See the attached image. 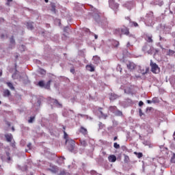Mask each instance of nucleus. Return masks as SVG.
Returning <instances> with one entry per match:
<instances>
[{
  "instance_id": "obj_49",
  "label": "nucleus",
  "mask_w": 175,
  "mask_h": 175,
  "mask_svg": "<svg viewBox=\"0 0 175 175\" xmlns=\"http://www.w3.org/2000/svg\"><path fill=\"white\" fill-rule=\"evenodd\" d=\"M15 58H16V59H17V58H18V55H16Z\"/></svg>"
},
{
  "instance_id": "obj_51",
  "label": "nucleus",
  "mask_w": 175,
  "mask_h": 175,
  "mask_svg": "<svg viewBox=\"0 0 175 175\" xmlns=\"http://www.w3.org/2000/svg\"><path fill=\"white\" fill-rule=\"evenodd\" d=\"M146 110H147V111L151 110V107H148V108L146 109Z\"/></svg>"
},
{
  "instance_id": "obj_14",
  "label": "nucleus",
  "mask_w": 175,
  "mask_h": 175,
  "mask_svg": "<svg viewBox=\"0 0 175 175\" xmlns=\"http://www.w3.org/2000/svg\"><path fill=\"white\" fill-rule=\"evenodd\" d=\"M80 132L83 135H87V133H88V132L87 131V129L84 128L83 126L81 127Z\"/></svg>"
},
{
  "instance_id": "obj_10",
  "label": "nucleus",
  "mask_w": 175,
  "mask_h": 175,
  "mask_svg": "<svg viewBox=\"0 0 175 175\" xmlns=\"http://www.w3.org/2000/svg\"><path fill=\"white\" fill-rule=\"evenodd\" d=\"M118 98V95L114 94V93H111L109 95V99L110 100H115V99H117Z\"/></svg>"
},
{
  "instance_id": "obj_43",
  "label": "nucleus",
  "mask_w": 175,
  "mask_h": 175,
  "mask_svg": "<svg viewBox=\"0 0 175 175\" xmlns=\"http://www.w3.org/2000/svg\"><path fill=\"white\" fill-rule=\"evenodd\" d=\"M126 47H131V42H128L126 44Z\"/></svg>"
},
{
  "instance_id": "obj_29",
  "label": "nucleus",
  "mask_w": 175,
  "mask_h": 175,
  "mask_svg": "<svg viewBox=\"0 0 175 175\" xmlns=\"http://www.w3.org/2000/svg\"><path fill=\"white\" fill-rule=\"evenodd\" d=\"M34 120H35V116L30 117V119L28 120V122L29 124H32V122H33Z\"/></svg>"
},
{
  "instance_id": "obj_6",
  "label": "nucleus",
  "mask_w": 175,
  "mask_h": 175,
  "mask_svg": "<svg viewBox=\"0 0 175 175\" xmlns=\"http://www.w3.org/2000/svg\"><path fill=\"white\" fill-rule=\"evenodd\" d=\"M126 67L129 69V70L132 72L133 70H135V69H136L137 66H136V64L135 63L132 62H129L126 64Z\"/></svg>"
},
{
  "instance_id": "obj_25",
  "label": "nucleus",
  "mask_w": 175,
  "mask_h": 175,
  "mask_svg": "<svg viewBox=\"0 0 175 175\" xmlns=\"http://www.w3.org/2000/svg\"><path fill=\"white\" fill-rule=\"evenodd\" d=\"M173 54H175V51L171 49H169L167 55H173Z\"/></svg>"
},
{
  "instance_id": "obj_17",
  "label": "nucleus",
  "mask_w": 175,
  "mask_h": 175,
  "mask_svg": "<svg viewBox=\"0 0 175 175\" xmlns=\"http://www.w3.org/2000/svg\"><path fill=\"white\" fill-rule=\"evenodd\" d=\"M6 84H7L8 87H9V88H10V90H12V91H14L15 88H14V86H13L12 83L7 82Z\"/></svg>"
},
{
  "instance_id": "obj_57",
  "label": "nucleus",
  "mask_w": 175,
  "mask_h": 175,
  "mask_svg": "<svg viewBox=\"0 0 175 175\" xmlns=\"http://www.w3.org/2000/svg\"><path fill=\"white\" fill-rule=\"evenodd\" d=\"M12 131H14V127H12Z\"/></svg>"
},
{
  "instance_id": "obj_11",
  "label": "nucleus",
  "mask_w": 175,
  "mask_h": 175,
  "mask_svg": "<svg viewBox=\"0 0 175 175\" xmlns=\"http://www.w3.org/2000/svg\"><path fill=\"white\" fill-rule=\"evenodd\" d=\"M145 40L148 43H152L154 42V40H152V36H146Z\"/></svg>"
},
{
  "instance_id": "obj_58",
  "label": "nucleus",
  "mask_w": 175,
  "mask_h": 175,
  "mask_svg": "<svg viewBox=\"0 0 175 175\" xmlns=\"http://www.w3.org/2000/svg\"><path fill=\"white\" fill-rule=\"evenodd\" d=\"M174 136H175V131H174Z\"/></svg>"
},
{
  "instance_id": "obj_34",
  "label": "nucleus",
  "mask_w": 175,
  "mask_h": 175,
  "mask_svg": "<svg viewBox=\"0 0 175 175\" xmlns=\"http://www.w3.org/2000/svg\"><path fill=\"white\" fill-rule=\"evenodd\" d=\"M52 12H53L54 13H55V5H52V9H51Z\"/></svg>"
},
{
  "instance_id": "obj_53",
  "label": "nucleus",
  "mask_w": 175,
  "mask_h": 175,
  "mask_svg": "<svg viewBox=\"0 0 175 175\" xmlns=\"http://www.w3.org/2000/svg\"><path fill=\"white\" fill-rule=\"evenodd\" d=\"M44 1L46 2V3H48L49 0H44Z\"/></svg>"
},
{
  "instance_id": "obj_28",
  "label": "nucleus",
  "mask_w": 175,
  "mask_h": 175,
  "mask_svg": "<svg viewBox=\"0 0 175 175\" xmlns=\"http://www.w3.org/2000/svg\"><path fill=\"white\" fill-rule=\"evenodd\" d=\"M152 103H158V102H159V100H158V98L154 97L152 99Z\"/></svg>"
},
{
  "instance_id": "obj_59",
  "label": "nucleus",
  "mask_w": 175,
  "mask_h": 175,
  "mask_svg": "<svg viewBox=\"0 0 175 175\" xmlns=\"http://www.w3.org/2000/svg\"><path fill=\"white\" fill-rule=\"evenodd\" d=\"M118 44H120V42H118Z\"/></svg>"
},
{
  "instance_id": "obj_12",
  "label": "nucleus",
  "mask_w": 175,
  "mask_h": 175,
  "mask_svg": "<svg viewBox=\"0 0 175 175\" xmlns=\"http://www.w3.org/2000/svg\"><path fill=\"white\" fill-rule=\"evenodd\" d=\"M87 70H89V72H94L95 68L92 65H87L86 66Z\"/></svg>"
},
{
  "instance_id": "obj_48",
  "label": "nucleus",
  "mask_w": 175,
  "mask_h": 175,
  "mask_svg": "<svg viewBox=\"0 0 175 175\" xmlns=\"http://www.w3.org/2000/svg\"><path fill=\"white\" fill-rule=\"evenodd\" d=\"M117 139H118L117 137H114V138H113L114 142H116V140H117Z\"/></svg>"
},
{
  "instance_id": "obj_23",
  "label": "nucleus",
  "mask_w": 175,
  "mask_h": 175,
  "mask_svg": "<svg viewBox=\"0 0 175 175\" xmlns=\"http://www.w3.org/2000/svg\"><path fill=\"white\" fill-rule=\"evenodd\" d=\"M38 85H39V87H42V88L44 87V85H45L44 81H40L38 83Z\"/></svg>"
},
{
  "instance_id": "obj_1",
  "label": "nucleus",
  "mask_w": 175,
  "mask_h": 175,
  "mask_svg": "<svg viewBox=\"0 0 175 175\" xmlns=\"http://www.w3.org/2000/svg\"><path fill=\"white\" fill-rule=\"evenodd\" d=\"M64 132V137L66 139V143H69L70 146H68V150L70 151V152H73V150H75V142L73 139H68V133H66V131H63Z\"/></svg>"
},
{
  "instance_id": "obj_31",
  "label": "nucleus",
  "mask_w": 175,
  "mask_h": 175,
  "mask_svg": "<svg viewBox=\"0 0 175 175\" xmlns=\"http://www.w3.org/2000/svg\"><path fill=\"white\" fill-rule=\"evenodd\" d=\"M130 23H131V25L133 26V27H139V24H137V23H136V22L132 21V22H130Z\"/></svg>"
},
{
  "instance_id": "obj_60",
  "label": "nucleus",
  "mask_w": 175,
  "mask_h": 175,
  "mask_svg": "<svg viewBox=\"0 0 175 175\" xmlns=\"http://www.w3.org/2000/svg\"><path fill=\"white\" fill-rule=\"evenodd\" d=\"M0 104H1V101H0Z\"/></svg>"
},
{
  "instance_id": "obj_41",
  "label": "nucleus",
  "mask_w": 175,
  "mask_h": 175,
  "mask_svg": "<svg viewBox=\"0 0 175 175\" xmlns=\"http://www.w3.org/2000/svg\"><path fill=\"white\" fill-rule=\"evenodd\" d=\"M126 20H128L130 23H131L132 21H131V18H129V16H126Z\"/></svg>"
},
{
  "instance_id": "obj_24",
  "label": "nucleus",
  "mask_w": 175,
  "mask_h": 175,
  "mask_svg": "<svg viewBox=\"0 0 175 175\" xmlns=\"http://www.w3.org/2000/svg\"><path fill=\"white\" fill-rule=\"evenodd\" d=\"M134 154H135V155H137V158L140 159L142 157H143V153L142 152H135Z\"/></svg>"
},
{
  "instance_id": "obj_35",
  "label": "nucleus",
  "mask_w": 175,
  "mask_h": 175,
  "mask_svg": "<svg viewBox=\"0 0 175 175\" xmlns=\"http://www.w3.org/2000/svg\"><path fill=\"white\" fill-rule=\"evenodd\" d=\"M32 146V144H31V143H29L28 144H27V148H29V150H31V147Z\"/></svg>"
},
{
  "instance_id": "obj_4",
  "label": "nucleus",
  "mask_w": 175,
  "mask_h": 175,
  "mask_svg": "<svg viewBox=\"0 0 175 175\" xmlns=\"http://www.w3.org/2000/svg\"><path fill=\"white\" fill-rule=\"evenodd\" d=\"M109 6L111 9L114 10L116 13H117V10H118L120 5L116 3L115 0H109Z\"/></svg>"
},
{
  "instance_id": "obj_40",
  "label": "nucleus",
  "mask_w": 175,
  "mask_h": 175,
  "mask_svg": "<svg viewBox=\"0 0 175 175\" xmlns=\"http://www.w3.org/2000/svg\"><path fill=\"white\" fill-rule=\"evenodd\" d=\"M159 39L161 41L164 40L165 42H166V40H165V38H162V36H159Z\"/></svg>"
},
{
  "instance_id": "obj_16",
  "label": "nucleus",
  "mask_w": 175,
  "mask_h": 175,
  "mask_svg": "<svg viewBox=\"0 0 175 175\" xmlns=\"http://www.w3.org/2000/svg\"><path fill=\"white\" fill-rule=\"evenodd\" d=\"M51 80H49L45 85H44V88H46V90H50V85L51 84Z\"/></svg>"
},
{
  "instance_id": "obj_37",
  "label": "nucleus",
  "mask_w": 175,
  "mask_h": 175,
  "mask_svg": "<svg viewBox=\"0 0 175 175\" xmlns=\"http://www.w3.org/2000/svg\"><path fill=\"white\" fill-rule=\"evenodd\" d=\"M55 103L56 105H59V106H62L61 104H59V103H58V100H55Z\"/></svg>"
},
{
  "instance_id": "obj_36",
  "label": "nucleus",
  "mask_w": 175,
  "mask_h": 175,
  "mask_svg": "<svg viewBox=\"0 0 175 175\" xmlns=\"http://www.w3.org/2000/svg\"><path fill=\"white\" fill-rule=\"evenodd\" d=\"M143 105H144V103H143V101L139 102V106L142 107V106H143Z\"/></svg>"
},
{
  "instance_id": "obj_42",
  "label": "nucleus",
  "mask_w": 175,
  "mask_h": 175,
  "mask_svg": "<svg viewBox=\"0 0 175 175\" xmlns=\"http://www.w3.org/2000/svg\"><path fill=\"white\" fill-rule=\"evenodd\" d=\"M0 38L1 39H3L5 38V34H1Z\"/></svg>"
},
{
  "instance_id": "obj_21",
  "label": "nucleus",
  "mask_w": 175,
  "mask_h": 175,
  "mask_svg": "<svg viewBox=\"0 0 175 175\" xmlns=\"http://www.w3.org/2000/svg\"><path fill=\"white\" fill-rule=\"evenodd\" d=\"M116 110H117V107H116V106L109 107V111H111V113H114V111H116Z\"/></svg>"
},
{
  "instance_id": "obj_9",
  "label": "nucleus",
  "mask_w": 175,
  "mask_h": 175,
  "mask_svg": "<svg viewBox=\"0 0 175 175\" xmlns=\"http://www.w3.org/2000/svg\"><path fill=\"white\" fill-rule=\"evenodd\" d=\"M5 137L7 140V142H8L9 143H10V142H12V140H13V135H12V134H6L5 135Z\"/></svg>"
},
{
  "instance_id": "obj_56",
  "label": "nucleus",
  "mask_w": 175,
  "mask_h": 175,
  "mask_svg": "<svg viewBox=\"0 0 175 175\" xmlns=\"http://www.w3.org/2000/svg\"><path fill=\"white\" fill-rule=\"evenodd\" d=\"M0 76H2V72H0Z\"/></svg>"
},
{
  "instance_id": "obj_44",
  "label": "nucleus",
  "mask_w": 175,
  "mask_h": 175,
  "mask_svg": "<svg viewBox=\"0 0 175 175\" xmlns=\"http://www.w3.org/2000/svg\"><path fill=\"white\" fill-rule=\"evenodd\" d=\"M147 103H148L150 105V104L152 103V100L151 101L150 100H147Z\"/></svg>"
},
{
  "instance_id": "obj_2",
  "label": "nucleus",
  "mask_w": 175,
  "mask_h": 175,
  "mask_svg": "<svg viewBox=\"0 0 175 175\" xmlns=\"http://www.w3.org/2000/svg\"><path fill=\"white\" fill-rule=\"evenodd\" d=\"M150 66L151 68V72H152L154 75H157L161 72V68L159 66L157 65V63H154L152 60H150Z\"/></svg>"
},
{
  "instance_id": "obj_8",
  "label": "nucleus",
  "mask_w": 175,
  "mask_h": 175,
  "mask_svg": "<svg viewBox=\"0 0 175 175\" xmlns=\"http://www.w3.org/2000/svg\"><path fill=\"white\" fill-rule=\"evenodd\" d=\"M108 161H109V162L114 163V162H116V161H117V157L114 154H110L108 157Z\"/></svg>"
},
{
  "instance_id": "obj_18",
  "label": "nucleus",
  "mask_w": 175,
  "mask_h": 175,
  "mask_svg": "<svg viewBox=\"0 0 175 175\" xmlns=\"http://www.w3.org/2000/svg\"><path fill=\"white\" fill-rule=\"evenodd\" d=\"M79 142H80L81 146H82L83 147H87L88 144L85 140L80 139Z\"/></svg>"
},
{
  "instance_id": "obj_13",
  "label": "nucleus",
  "mask_w": 175,
  "mask_h": 175,
  "mask_svg": "<svg viewBox=\"0 0 175 175\" xmlns=\"http://www.w3.org/2000/svg\"><path fill=\"white\" fill-rule=\"evenodd\" d=\"M124 92H125V94H132V89L129 86L126 87L124 88Z\"/></svg>"
},
{
  "instance_id": "obj_30",
  "label": "nucleus",
  "mask_w": 175,
  "mask_h": 175,
  "mask_svg": "<svg viewBox=\"0 0 175 175\" xmlns=\"http://www.w3.org/2000/svg\"><path fill=\"white\" fill-rule=\"evenodd\" d=\"M116 116H119L120 117L122 116V111L118 110L116 113Z\"/></svg>"
},
{
  "instance_id": "obj_61",
  "label": "nucleus",
  "mask_w": 175,
  "mask_h": 175,
  "mask_svg": "<svg viewBox=\"0 0 175 175\" xmlns=\"http://www.w3.org/2000/svg\"><path fill=\"white\" fill-rule=\"evenodd\" d=\"M174 140H175V138H174Z\"/></svg>"
},
{
  "instance_id": "obj_33",
  "label": "nucleus",
  "mask_w": 175,
  "mask_h": 175,
  "mask_svg": "<svg viewBox=\"0 0 175 175\" xmlns=\"http://www.w3.org/2000/svg\"><path fill=\"white\" fill-rule=\"evenodd\" d=\"M113 147H114V148L118 149V148H120V144H118L117 142H115L113 144Z\"/></svg>"
},
{
  "instance_id": "obj_22",
  "label": "nucleus",
  "mask_w": 175,
  "mask_h": 175,
  "mask_svg": "<svg viewBox=\"0 0 175 175\" xmlns=\"http://www.w3.org/2000/svg\"><path fill=\"white\" fill-rule=\"evenodd\" d=\"M27 27L28 29H33V25H32V23H27Z\"/></svg>"
},
{
  "instance_id": "obj_26",
  "label": "nucleus",
  "mask_w": 175,
  "mask_h": 175,
  "mask_svg": "<svg viewBox=\"0 0 175 175\" xmlns=\"http://www.w3.org/2000/svg\"><path fill=\"white\" fill-rule=\"evenodd\" d=\"M49 170H50V172H52V173H57V167H55L49 168Z\"/></svg>"
},
{
  "instance_id": "obj_20",
  "label": "nucleus",
  "mask_w": 175,
  "mask_h": 175,
  "mask_svg": "<svg viewBox=\"0 0 175 175\" xmlns=\"http://www.w3.org/2000/svg\"><path fill=\"white\" fill-rule=\"evenodd\" d=\"M3 96H10V91H9V90H5L3 92Z\"/></svg>"
},
{
  "instance_id": "obj_47",
  "label": "nucleus",
  "mask_w": 175,
  "mask_h": 175,
  "mask_svg": "<svg viewBox=\"0 0 175 175\" xmlns=\"http://www.w3.org/2000/svg\"><path fill=\"white\" fill-rule=\"evenodd\" d=\"M94 38H95V39H98V35L95 34V35H94Z\"/></svg>"
},
{
  "instance_id": "obj_46",
  "label": "nucleus",
  "mask_w": 175,
  "mask_h": 175,
  "mask_svg": "<svg viewBox=\"0 0 175 175\" xmlns=\"http://www.w3.org/2000/svg\"><path fill=\"white\" fill-rule=\"evenodd\" d=\"M70 72H71V73H75V69H71Z\"/></svg>"
},
{
  "instance_id": "obj_38",
  "label": "nucleus",
  "mask_w": 175,
  "mask_h": 175,
  "mask_svg": "<svg viewBox=\"0 0 175 175\" xmlns=\"http://www.w3.org/2000/svg\"><path fill=\"white\" fill-rule=\"evenodd\" d=\"M139 112L140 117H142V116H143V112L142 111V109H139Z\"/></svg>"
},
{
  "instance_id": "obj_27",
  "label": "nucleus",
  "mask_w": 175,
  "mask_h": 175,
  "mask_svg": "<svg viewBox=\"0 0 175 175\" xmlns=\"http://www.w3.org/2000/svg\"><path fill=\"white\" fill-rule=\"evenodd\" d=\"M39 73H40V75H46V70H44V69H42V68H40V70H39Z\"/></svg>"
},
{
  "instance_id": "obj_54",
  "label": "nucleus",
  "mask_w": 175,
  "mask_h": 175,
  "mask_svg": "<svg viewBox=\"0 0 175 175\" xmlns=\"http://www.w3.org/2000/svg\"><path fill=\"white\" fill-rule=\"evenodd\" d=\"M67 29H68V27L64 28V31H67Z\"/></svg>"
},
{
  "instance_id": "obj_45",
  "label": "nucleus",
  "mask_w": 175,
  "mask_h": 175,
  "mask_svg": "<svg viewBox=\"0 0 175 175\" xmlns=\"http://www.w3.org/2000/svg\"><path fill=\"white\" fill-rule=\"evenodd\" d=\"M11 147H13V148L16 147V144H14V143H12L11 144Z\"/></svg>"
},
{
  "instance_id": "obj_3",
  "label": "nucleus",
  "mask_w": 175,
  "mask_h": 175,
  "mask_svg": "<svg viewBox=\"0 0 175 175\" xmlns=\"http://www.w3.org/2000/svg\"><path fill=\"white\" fill-rule=\"evenodd\" d=\"M115 33H118L119 35H129V29L127 27L118 28L115 29Z\"/></svg>"
},
{
  "instance_id": "obj_55",
  "label": "nucleus",
  "mask_w": 175,
  "mask_h": 175,
  "mask_svg": "<svg viewBox=\"0 0 175 175\" xmlns=\"http://www.w3.org/2000/svg\"><path fill=\"white\" fill-rule=\"evenodd\" d=\"M12 1H13V0H8V2H12Z\"/></svg>"
},
{
  "instance_id": "obj_19",
  "label": "nucleus",
  "mask_w": 175,
  "mask_h": 175,
  "mask_svg": "<svg viewBox=\"0 0 175 175\" xmlns=\"http://www.w3.org/2000/svg\"><path fill=\"white\" fill-rule=\"evenodd\" d=\"M130 161L129 156L124 154V163H128Z\"/></svg>"
},
{
  "instance_id": "obj_15",
  "label": "nucleus",
  "mask_w": 175,
  "mask_h": 175,
  "mask_svg": "<svg viewBox=\"0 0 175 175\" xmlns=\"http://www.w3.org/2000/svg\"><path fill=\"white\" fill-rule=\"evenodd\" d=\"M148 72H150V68L148 67H146L145 70H144V69L141 70V73L144 75H147V73H148Z\"/></svg>"
},
{
  "instance_id": "obj_32",
  "label": "nucleus",
  "mask_w": 175,
  "mask_h": 175,
  "mask_svg": "<svg viewBox=\"0 0 175 175\" xmlns=\"http://www.w3.org/2000/svg\"><path fill=\"white\" fill-rule=\"evenodd\" d=\"M171 162L172 163H175V154H173L172 157L171 158Z\"/></svg>"
},
{
  "instance_id": "obj_50",
  "label": "nucleus",
  "mask_w": 175,
  "mask_h": 175,
  "mask_svg": "<svg viewBox=\"0 0 175 175\" xmlns=\"http://www.w3.org/2000/svg\"><path fill=\"white\" fill-rule=\"evenodd\" d=\"M95 58L97 59L98 62H99V57H94V59H95Z\"/></svg>"
},
{
  "instance_id": "obj_52",
  "label": "nucleus",
  "mask_w": 175,
  "mask_h": 175,
  "mask_svg": "<svg viewBox=\"0 0 175 175\" xmlns=\"http://www.w3.org/2000/svg\"><path fill=\"white\" fill-rule=\"evenodd\" d=\"M63 129L65 131L66 129V127L65 126H63Z\"/></svg>"
},
{
  "instance_id": "obj_5",
  "label": "nucleus",
  "mask_w": 175,
  "mask_h": 175,
  "mask_svg": "<svg viewBox=\"0 0 175 175\" xmlns=\"http://www.w3.org/2000/svg\"><path fill=\"white\" fill-rule=\"evenodd\" d=\"M152 50H154V48L148 44H145L142 47V51H144L145 53L147 52L148 54H152Z\"/></svg>"
},
{
  "instance_id": "obj_39",
  "label": "nucleus",
  "mask_w": 175,
  "mask_h": 175,
  "mask_svg": "<svg viewBox=\"0 0 175 175\" xmlns=\"http://www.w3.org/2000/svg\"><path fill=\"white\" fill-rule=\"evenodd\" d=\"M85 115H83L81 113H78L77 114V117H85Z\"/></svg>"
},
{
  "instance_id": "obj_7",
  "label": "nucleus",
  "mask_w": 175,
  "mask_h": 175,
  "mask_svg": "<svg viewBox=\"0 0 175 175\" xmlns=\"http://www.w3.org/2000/svg\"><path fill=\"white\" fill-rule=\"evenodd\" d=\"M102 110H103L102 107L98 108V111L100 114V118H103V120H106V118H107V114L103 113V111H102Z\"/></svg>"
}]
</instances>
